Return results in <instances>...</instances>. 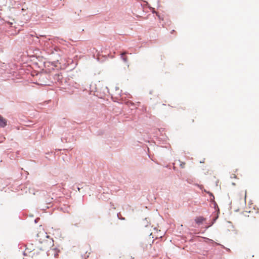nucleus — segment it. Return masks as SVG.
<instances>
[{
  "mask_svg": "<svg viewBox=\"0 0 259 259\" xmlns=\"http://www.w3.org/2000/svg\"><path fill=\"white\" fill-rule=\"evenodd\" d=\"M37 240L40 245L38 247L41 250H47L54 245V240L50 238L44 230L39 231L37 234Z\"/></svg>",
  "mask_w": 259,
  "mask_h": 259,
  "instance_id": "obj_1",
  "label": "nucleus"
},
{
  "mask_svg": "<svg viewBox=\"0 0 259 259\" xmlns=\"http://www.w3.org/2000/svg\"><path fill=\"white\" fill-rule=\"evenodd\" d=\"M48 249L47 254L50 257H57L58 256L60 251L56 247H54V245L49 248Z\"/></svg>",
  "mask_w": 259,
  "mask_h": 259,
  "instance_id": "obj_2",
  "label": "nucleus"
},
{
  "mask_svg": "<svg viewBox=\"0 0 259 259\" xmlns=\"http://www.w3.org/2000/svg\"><path fill=\"white\" fill-rule=\"evenodd\" d=\"M91 248L89 246H86L83 247H82L80 249V253L81 255L83 256L84 258L88 257L90 254Z\"/></svg>",
  "mask_w": 259,
  "mask_h": 259,
  "instance_id": "obj_3",
  "label": "nucleus"
},
{
  "mask_svg": "<svg viewBox=\"0 0 259 259\" xmlns=\"http://www.w3.org/2000/svg\"><path fill=\"white\" fill-rule=\"evenodd\" d=\"M7 125V120L0 115V126L4 127Z\"/></svg>",
  "mask_w": 259,
  "mask_h": 259,
  "instance_id": "obj_4",
  "label": "nucleus"
},
{
  "mask_svg": "<svg viewBox=\"0 0 259 259\" xmlns=\"http://www.w3.org/2000/svg\"><path fill=\"white\" fill-rule=\"evenodd\" d=\"M204 219L202 217H198L196 219H195V222L197 224H202V222L204 221Z\"/></svg>",
  "mask_w": 259,
  "mask_h": 259,
  "instance_id": "obj_5",
  "label": "nucleus"
},
{
  "mask_svg": "<svg viewBox=\"0 0 259 259\" xmlns=\"http://www.w3.org/2000/svg\"><path fill=\"white\" fill-rule=\"evenodd\" d=\"M125 54V53H123L121 55H122V59L123 60V61L124 62H126L127 61V58L126 57H124L123 55H124Z\"/></svg>",
  "mask_w": 259,
  "mask_h": 259,
  "instance_id": "obj_6",
  "label": "nucleus"
},
{
  "mask_svg": "<svg viewBox=\"0 0 259 259\" xmlns=\"http://www.w3.org/2000/svg\"><path fill=\"white\" fill-rule=\"evenodd\" d=\"M180 165L181 166V168H184L185 167V163L184 162H181V161H180Z\"/></svg>",
  "mask_w": 259,
  "mask_h": 259,
  "instance_id": "obj_7",
  "label": "nucleus"
},
{
  "mask_svg": "<svg viewBox=\"0 0 259 259\" xmlns=\"http://www.w3.org/2000/svg\"><path fill=\"white\" fill-rule=\"evenodd\" d=\"M162 236V235L161 233H160V234H158V235H156L155 238H161Z\"/></svg>",
  "mask_w": 259,
  "mask_h": 259,
  "instance_id": "obj_8",
  "label": "nucleus"
},
{
  "mask_svg": "<svg viewBox=\"0 0 259 259\" xmlns=\"http://www.w3.org/2000/svg\"><path fill=\"white\" fill-rule=\"evenodd\" d=\"M150 236H152V238H154L153 233V232L151 233Z\"/></svg>",
  "mask_w": 259,
  "mask_h": 259,
  "instance_id": "obj_9",
  "label": "nucleus"
},
{
  "mask_svg": "<svg viewBox=\"0 0 259 259\" xmlns=\"http://www.w3.org/2000/svg\"><path fill=\"white\" fill-rule=\"evenodd\" d=\"M146 245V242H144V243H143V246H144V245Z\"/></svg>",
  "mask_w": 259,
  "mask_h": 259,
  "instance_id": "obj_10",
  "label": "nucleus"
}]
</instances>
